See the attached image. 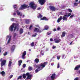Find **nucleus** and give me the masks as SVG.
Wrapping results in <instances>:
<instances>
[{
	"label": "nucleus",
	"mask_w": 80,
	"mask_h": 80,
	"mask_svg": "<svg viewBox=\"0 0 80 80\" xmlns=\"http://www.w3.org/2000/svg\"><path fill=\"white\" fill-rule=\"evenodd\" d=\"M62 38H63L65 36V32H63L62 33V34L61 35Z\"/></svg>",
	"instance_id": "nucleus-19"
},
{
	"label": "nucleus",
	"mask_w": 80,
	"mask_h": 80,
	"mask_svg": "<svg viewBox=\"0 0 80 80\" xmlns=\"http://www.w3.org/2000/svg\"><path fill=\"white\" fill-rule=\"evenodd\" d=\"M28 8V5L27 4H24L22 5L21 6L20 10H23V9H25V8Z\"/></svg>",
	"instance_id": "nucleus-9"
},
{
	"label": "nucleus",
	"mask_w": 80,
	"mask_h": 80,
	"mask_svg": "<svg viewBox=\"0 0 80 80\" xmlns=\"http://www.w3.org/2000/svg\"><path fill=\"white\" fill-rule=\"evenodd\" d=\"M40 37H38V38H37V40H39V39H40Z\"/></svg>",
	"instance_id": "nucleus-61"
},
{
	"label": "nucleus",
	"mask_w": 80,
	"mask_h": 80,
	"mask_svg": "<svg viewBox=\"0 0 80 80\" xmlns=\"http://www.w3.org/2000/svg\"><path fill=\"white\" fill-rule=\"evenodd\" d=\"M13 77V75H12L9 76L10 78H12Z\"/></svg>",
	"instance_id": "nucleus-51"
},
{
	"label": "nucleus",
	"mask_w": 80,
	"mask_h": 80,
	"mask_svg": "<svg viewBox=\"0 0 80 80\" xmlns=\"http://www.w3.org/2000/svg\"><path fill=\"white\" fill-rule=\"evenodd\" d=\"M52 48H53V49H55V48H56V46H53Z\"/></svg>",
	"instance_id": "nucleus-49"
},
{
	"label": "nucleus",
	"mask_w": 80,
	"mask_h": 80,
	"mask_svg": "<svg viewBox=\"0 0 80 80\" xmlns=\"http://www.w3.org/2000/svg\"><path fill=\"white\" fill-rule=\"evenodd\" d=\"M60 63H58L57 65V68H60Z\"/></svg>",
	"instance_id": "nucleus-37"
},
{
	"label": "nucleus",
	"mask_w": 80,
	"mask_h": 80,
	"mask_svg": "<svg viewBox=\"0 0 80 80\" xmlns=\"http://www.w3.org/2000/svg\"><path fill=\"white\" fill-rule=\"evenodd\" d=\"M34 61L35 62H36V63H38V62H39V60L37 58Z\"/></svg>",
	"instance_id": "nucleus-30"
},
{
	"label": "nucleus",
	"mask_w": 80,
	"mask_h": 80,
	"mask_svg": "<svg viewBox=\"0 0 80 80\" xmlns=\"http://www.w3.org/2000/svg\"><path fill=\"white\" fill-rule=\"evenodd\" d=\"M13 8H17V5H15L13 6Z\"/></svg>",
	"instance_id": "nucleus-44"
},
{
	"label": "nucleus",
	"mask_w": 80,
	"mask_h": 80,
	"mask_svg": "<svg viewBox=\"0 0 80 80\" xmlns=\"http://www.w3.org/2000/svg\"><path fill=\"white\" fill-rule=\"evenodd\" d=\"M0 61L1 62V67H3L6 63V60H2V58H1L0 60Z\"/></svg>",
	"instance_id": "nucleus-11"
},
{
	"label": "nucleus",
	"mask_w": 80,
	"mask_h": 80,
	"mask_svg": "<svg viewBox=\"0 0 80 80\" xmlns=\"http://www.w3.org/2000/svg\"><path fill=\"white\" fill-rule=\"evenodd\" d=\"M30 21H31L30 19H26L25 20V22L26 23H27V24H28V23H29V22H30Z\"/></svg>",
	"instance_id": "nucleus-17"
},
{
	"label": "nucleus",
	"mask_w": 80,
	"mask_h": 80,
	"mask_svg": "<svg viewBox=\"0 0 80 80\" xmlns=\"http://www.w3.org/2000/svg\"><path fill=\"white\" fill-rule=\"evenodd\" d=\"M80 68V65H77V66H76V67H75V68H74V70H78V69H79V68Z\"/></svg>",
	"instance_id": "nucleus-18"
},
{
	"label": "nucleus",
	"mask_w": 80,
	"mask_h": 80,
	"mask_svg": "<svg viewBox=\"0 0 80 80\" xmlns=\"http://www.w3.org/2000/svg\"><path fill=\"white\" fill-rule=\"evenodd\" d=\"M61 29L59 27H58L57 28V30L58 31L60 30Z\"/></svg>",
	"instance_id": "nucleus-46"
},
{
	"label": "nucleus",
	"mask_w": 80,
	"mask_h": 80,
	"mask_svg": "<svg viewBox=\"0 0 80 80\" xmlns=\"http://www.w3.org/2000/svg\"><path fill=\"white\" fill-rule=\"evenodd\" d=\"M79 73L80 74V70L76 71V75H78Z\"/></svg>",
	"instance_id": "nucleus-35"
},
{
	"label": "nucleus",
	"mask_w": 80,
	"mask_h": 80,
	"mask_svg": "<svg viewBox=\"0 0 80 80\" xmlns=\"http://www.w3.org/2000/svg\"><path fill=\"white\" fill-rule=\"evenodd\" d=\"M51 33H52L50 32V31H49L47 33V35H50V34H51Z\"/></svg>",
	"instance_id": "nucleus-39"
},
{
	"label": "nucleus",
	"mask_w": 80,
	"mask_h": 80,
	"mask_svg": "<svg viewBox=\"0 0 80 80\" xmlns=\"http://www.w3.org/2000/svg\"><path fill=\"white\" fill-rule=\"evenodd\" d=\"M73 17H74V14H72L70 16V18H72Z\"/></svg>",
	"instance_id": "nucleus-43"
},
{
	"label": "nucleus",
	"mask_w": 80,
	"mask_h": 80,
	"mask_svg": "<svg viewBox=\"0 0 80 80\" xmlns=\"http://www.w3.org/2000/svg\"><path fill=\"white\" fill-rule=\"evenodd\" d=\"M70 36H71V38H73V35L72 34H71L70 35Z\"/></svg>",
	"instance_id": "nucleus-57"
},
{
	"label": "nucleus",
	"mask_w": 80,
	"mask_h": 80,
	"mask_svg": "<svg viewBox=\"0 0 80 80\" xmlns=\"http://www.w3.org/2000/svg\"><path fill=\"white\" fill-rule=\"evenodd\" d=\"M62 72H59V74H61V73H62Z\"/></svg>",
	"instance_id": "nucleus-63"
},
{
	"label": "nucleus",
	"mask_w": 80,
	"mask_h": 80,
	"mask_svg": "<svg viewBox=\"0 0 80 80\" xmlns=\"http://www.w3.org/2000/svg\"><path fill=\"white\" fill-rule=\"evenodd\" d=\"M59 14H60V15H63V14H64V13H63V12H60L59 13Z\"/></svg>",
	"instance_id": "nucleus-50"
},
{
	"label": "nucleus",
	"mask_w": 80,
	"mask_h": 80,
	"mask_svg": "<svg viewBox=\"0 0 80 80\" xmlns=\"http://www.w3.org/2000/svg\"><path fill=\"white\" fill-rule=\"evenodd\" d=\"M46 51L47 52V51H48V48H46Z\"/></svg>",
	"instance_id": "nucleus-59"
},
{
	"label": "nucleus",
	"mask_w": 80,
	"mask_h": 80,
	"mask_svg": "<svg viewBox=\"0 0 80 80\" xmlns=\"http://www.w3.org/2000/svg\"><path fill=\"white\" fill-rule=\"evenodd\" d=\"M39 2L40 3L41 5H43V4L45 3L46 2V0H39Z\"/></svg>",
	"instance_id": "nucleus-13"
},
{
	"label": "nucleus",
	"mask_w": 80,
	"mask_h": 80,
	"mask_svg": "<svg viewBox=\"0 0 80 80\" xmlns=\"http://www.w3.org/2000/svg\"><path fill=\"white\" fill-rule=\"evenodd\" d=\"M61 57V56L60 55L58 56L57 57V58L58 60H59L60 59Z\"/></svg>",
	"instance_id": "nucleus-38"
},
{
	"label": "nucleus",
	"mask_w": 80,
	"mask_h": 80,
	"mask_svg": "<svg viewBox=\"0 0 80 80\" xmlns=\"http://www.w3.org/2000/svg\"><path fill=\"white\" fill-rule=\"evenodd\" d=\"M10 20L12 22H15V21H16V18H11Z\"/></svg>",
	"instance_id": "nucleus-24"
},
{
	"label": "nucleus",
	"mask_w": 80,
	"mask_h": 80,
	"mask_svg": "<svg viewBox=\"0 0 80 80\" xmlns=\"http://www.w3.org/2000/svg\"><path fill=\"white\" fill-rule=\"evenodd\" d=\"M40 55H44V53H43V51L42 50L41 51Z\"/></svg>",
	"instance_id": "nucleus-33"
},
{
	"label": "nucleus",
	"mask_w": 80,
	"mask_h": 80,
	"mask_svg": "<svg viewBox=\"0 0 80 80\" xmlns=\"http://www.w3.org/2000/svg\"><path fill=\"white\" fill-rule=\"evenodd\" d=\"M78 0H75V2H78Z\"/></svg>",
	"instance_id": "nucleus-64"
},
{
	"label": "nucleus",
	"mask_w": 80,
	"mask_h": 80,
	"mask_svg": "<svg viewBox=\"0 0 80 80\" xmlns=\"http://www.w3.org/2000/svg\"><path fill=\"white\" fill-rule=\"evenodd\" d=\"M56 76V74L55 73H53L52 76H51V78L49 77L48 78V79H49V80H55V77Z\"/></svg>",
	"instance_id": "nucleus-7"
},
{
	"label": "nucleus",
	"mask_w": 80,
	"mask_h": 80,
	"mask_svg": "<svg viewBox=\"0 0 80 80\" xmlns=\"http://www.w3.org/2000/svg\"><path fill=\"white\" fill-rule=\"evenodd\" d=\"M63 19V20H65V21H67V16H64L62 17V16H60L58 19L57 22L58 23H59Z\"/></svg>",
	"instance_id": "nucleus-6"
},
{
	"label": "nucleus",
	"mask_w": 80,
	"mask_h": 80,
	"mask_svg": "<svg viewBox=\"0 0 80 80\" xmlns=\"http://www.w3.org/2000/svg\"><path fill=\"white\" fill-rule=\"evenodd\" d=\"M33 69V68L32 67H29L28 68V70L29 71H31V70H32Z\"/></svg>",
	"instance_id": "nucleus-26"
},
{
	"label": "nucleus",
	"mask_w": 80,
	"mask_h": 80,
	"mask_svg": "<svg viewBox=\"0 0 80 80\" xmlns=\"http://www.w3.org/2000/svg\"><path fill=\"white\" fill-rule=\"evenodd\" d=\"M48 62H45L44 63H41L40 64L36 65L35 64L33 65L34 68H37L35 70V72L38 73L39 71L42 70L45 66L47 65Z\"/></svg>",
	"instance_id": "nucleus-1"
},
{
	"label": "nucleus",
	"mask_w": 80,
	"mask_h": 80,
	"mask_svg": "<svg viewBox=\"0 0 80 80\" xmlns=\"http://www.w3.org/2000/svg\"><path fill=\"white\" fill-rule=\"evenodd\" d=\"M22 78V76H20L18 77V78L17 79V80H19V79H21V78Z\"/></svg>",
	"instance_id": "nucleus-40"
},
{
	"label": "nucleus",
	"mask_w": 80,
	"mask_h": 80,
	"mask_svg": "<svg viewBox=\"0 0 80 80\" xmlns=\"http://www.w3.org/2000/svg\"><path fill=\"white\" fill-rule=\"evenodd\" d=\"M34 32H39V33H41L42 32H43V30L40 29V28L38 29V28H35L34 29Z\"/></svg>",
	"instance_id": "nucleus-8"
},
{
	"label": "nucleus",
	"mask_w": 80,
	"mask_h": 80,
	"mask_svg": "<svg viewBox=\"0 0 80 80\" xmlns=\"http://www.w3.org/2000/svg\"><path fill=\"white\" fill-rule=\"evenodd\" d=\"M36 35H37V34L36 33L35 34H34L33 35H32V37H36Z\"/></svg>",
	"instance_id": "nucleus-48"
},
{
	"label": "nucleus",
	"mask_w": 80,
	"mask_h": 80,
	"mask_svg": "<svg viewBox=\"0 0 80 80\" xmlns=\"http://www.w3.org/2000/svg\"><path fill=\"white\" fill-rule=\"evenodd\" d=\"M17 35V34L16 33H14V37H15V36Z\"/></svg>",
	"instance_id": "nucleus-56"
},
{
	"label": "nucleus",
	"mask_w": 80,
	"mask_h": 80,
	"mask_svg": "<svg viewBox=\"0 0 80 80\" xmlns=\"http://www.w3.org/2000/svg\"><path fill=\"white\" fill-rule=\"evenodd\" d=\"M67 51L68 52H71V50H70V49H68Z\"/></svg>",
	"instance_id": "nucleus-52"
},
{
	"label": "nucleus",
	"mask_w": 80,
	"mask_h": 80,
	"mask_svg": "<svg viewBox=\"0 0 80 80\" xmlns=\"http://www.w3.org/2000/svg\"><path fill=\"white\" fill-rule=\"evenodd\" d=\"M71 15H72V14L71 13H66V14L64 15V16L68 17H70Z\"/></svg>",
	"instance_id": "nucleus-16"
},
{
	"label": "nucleus",
	"mask_w": 80,
	"mask_h": 80,
	"mask_svg": "<svg viewBox=\"0 0 80 80\" xmlns=\"http://www.w3.org/2000/svg\"><path fill=\"white\" fill-rule=\"evenodd\" d=\"M23 29H22V28L20 29V31H19L20 34H22V33H23Z\"/></svg>",
	"instance_id": "nucleus-23"
},
{
	"label": "nucleus",
	"mask_w": 80,
	"mask_h": 80,
	"mask_svg": "<svg viewBox=\"0 0 80 80\" xmlns=\"http://www.w3.org/2000/svg\"><path fill=\"white\" fill-rule=\"evenodd\" d=\"M35 26L36 27H38L39 28H40V27H39V25H36Z\"/></svg>",
	"instance_id": "nucleus-54"
},
{
	"label": "nucleus",
	"mask_w": 80,
	"mask_h": 80,
	"mask_svg": "<svg viewBox=\"0 0 80 80\" xmlns=\"http://www.w3.org/2000/svg\"><path fill=\"white\" fill-rule=\"evenodd\" d=\"M32 27L33 25L32 24H31L30 25V26L29 28V29L30 30H32Z\"/></svg>",
	"instance_id": "nucleus-31"
},
{
	"label": "nucleus",
	"mask_w": 80,
	"mask_h": 80,
	"mask_svg": "<svg viewBox=\"0 0 80 80\" xmlns=\"http://www.w3.org/2000/svg\"><path fill=\"white\" fill-rule=\"evenodd\" d=\"M50 9L52 11H55V8L53 6H51L49 7Z\"/></svg>",
	"instance_id": "nucleus-15"
},
{
	"label": "nucleus",
	"mask_w": 80,
	"mask_h": 80,
	"mask_svg": "<svg viewBox=\"0 0 80 80\" xmlns=\"http://www.w3.org/2000/svg\"><path fill=\"white\" fill-rule=\"evenodd\" d=\"M1 74L2 75V76H3V77H4V76H5V72H4V71L2 72H1Z\"/></svg>",
	"instance_id": "nucleus-27"
},
{
	"label": "nucleus",
	"mask_w": 80,
	"mask_h": 80,
	"mask_svg": "<svg viewBox=\"0 0 80 80\" xmlns=\"http://www.w3.org/2000/svg\"><path fill=\"white\" fill-rule=\"evenodd\" d=\"M72 42H70V43L69 44V45H72Z\"/></svg>",
	"instance_id": "nucleus-62"
},
{
	"label": "nucleus",
	"mask_w": 80,
	"mask_h": 80,
	"mask_svg": "<svg viewBox=\"0 0 80 80\" xmlns=\"http://www.w3.org/2000/svg\"><path fill=\"white\" fill-rule=\"evenodd\" d=\"M22 67L23 68H25V67H26V64H23L22 65Z\"/></svg>",
	"instance_id": "nucleus-42"
},
{
	"label": "nucleus",
	"mask_w": 80,
	"mask_h": 80,
	"mask_svg": "<svg viewBox=\"0 0 80 80\" xmlns=\"http://www.w3.org/2000/svg\"><path fill=\"white\" fill-rule=\"evenodd\" d=\"M18 65L19 66H20L22 63V60H20L18 61Z\"/></svg>",
	"instance_id": "nucleus-21"
},
{
	"label": "nucleus",
	"mask_w": 80,
	"mask_h": 80,
	"mask_svg": "<svg viewBox=\"0 0 80 80\" xmlns=\"http://www.w3.org/2000/svg\"><path fill=\"white\" fill-rule=\"evenodd\" d=\"M66 10L67 11H68V12H70V13H72V10L70 9H67Z\"/></svg>",
	"instance_id": "nucleus-32"
},
{
	"label": "nucleus",
	"mask_w": 80,
	"mask_h": 80,
	"mask_svg": "<svg viewBox=\"0 0 80 80\" xmlns=\"http://www.w3.org/2000/svg\"><path fill=\"white\" fill-rule=\"evenodd\" d=\"M15 45H13L11 47V50L12 51H13L15 49Z\"/></svg>",
	"instance_id": "nucleus-20"
},
{
	"label": "nucleus",
	"mask_w": 80,
	"mask_h": 80,
	"mask_svg": "<svg viewBox=\"0 0 80 80\" xmlns=\"http://www.w3.org/2000/svg\"><path fill=\"white\" fill-rule=\"evenodd\" d=\"M12 62L11 61H9V64L8 65V66L9 67H11V65H12Z\"/></svg>",
	"instance_id": "nucleus-25"
},
{
	"label": "nucleus",
	"mask_w": 80,
	"mask_h": 80,
	"mask_svg": "<svg viewBox=\"0 0 80 80\" xmlns=\"http://www.w3.org/2000/svg\"><path fill=\"white\" fill-rule=\"evenodd\" d=\"M8 54V52H5V53H4L3 55L4 56H6Z\"/></svg>",
	"instance_id": "nucleus-41"
},
{
	"label": "nucleus",
	"mask_w": 80,
	"mask_h": 80,
	"mask_svg": "<svg viewBox=\"0 0 80 80\" xmlns=\"http://www.w3.org/2000/svg\"><path fill=\"white\" fill-rule=\"evenodd\" d=\"M78 5V3L77 2H74V7H77Z\"/></svg>",
	"instance_id": "nucleus-29"
},
{
	"label": "nucleus",
	"mask_w": 80,
	"mask_h": 80,
	"mask_svg": "<svg viewBox=\"0 0 80 80\" xmlns=\"http://www.w3.org/2000/svg\"><path fill=\"white\" fill-rule=\"evenodd\" d=\"M45 20L46 21L48 20V19H47V18L46 17H45L43 18H42L41 19V20Z\"/></svg>",
	"instance_id": "nucleus-22"
},
{
	"label": "nucleus",
	"mask_w": 80,
	"mask_h": 80,
	"mask_svg": "<svg viewBox=\"0 0 80 80\" xmlns=\"http://www.w3.org/2000/svg\"><path fill=\"white\" fill-rule=\"evenodd\" d=\"M14 31L15 32V30L16 29L17 30V31H18L19 28V26H18V24H17L15 23H13L12 25H11L9 27V31H10L11 32H13V28H14Z\"/></svg>",
	"instance_id": "nucleus-2"
},
{
	"label": "nucleus",
	"mask_w": 80,
	"mask_h": 80,
	"mask_svg": "<svg viewBox=\"0 0 80 80\" xmlns=\"http://www.w3.org/2000/svg\"><path fill=\"white\" fill-rule=\"evenodd\" d=\"M26 51H25L23 52V53H22V58H23V59H25V55H26Z\"/></svg>",
	"instance_id": "nucleus-14"
},
{
	"label": "nucleus",
	"mask_w": 80,
	"mask_h": 80,
	"mask_svg": "<svg viewBox=\"0 0 80 80\" xmlns=\"http://www.w3.org/2000/svg\"><path fill=\"white\" fill-rule=\"evenodd\" d=\"M29 6L33 10H35L37 7V5H36L34 2H31L29 4Z\"/></svg>",
	"instance_id": "nucleus-5"
},
{
	"label": "nucleus",
	"mask_w": 80,
	"mask_h": 80,
	"mask_svg": "<svg viewBox=\"0 0 80 80\" xmlns=\"http://www.w3.org/2000/svg\"><path fill=\"white\" fill-rule=\"evenodd\" d=\"M44 28L45 30H48L49 28V27H48V26H45L44 27Z\"/></svg>",
	"instance_id": "nucleus-28"
},
{
	"label": "nucleus",
	"mask_w": 80,
	"mask_h": 80,
	"mask_svg": "<svg viewBox=\"0 0 80 80\" xmlns=\"http://www.w3.org/2000/svg\"><path fill=\"white\" fill-rule=\"evenodd\" d=\"M11 38H12V36H10V35H8L6 37V40H8V42L7 44L8 43H10V40H11Z\"/></svg>",
	"instance_id": "nucleus-10"
},
{
	"label": "nucleus",
	"mask_w": 80,
	"mask_h": 80,
	"mask_svg": "<svg viewBox=\"0 0 80 80\" xmlns=\"http://www.w3.org/2000/svg\"><path fill=\"white\" fill-rule=\"evenodd\" d=\"M66 58V57L65 56V55L64 54H63L62 55V58L63 59H65Z\"/></svg>",
	"instance_id": "nucleus-36"
},
{
	"label": "nucleus",
	"mask_w": 80,
	"mask_h": 80,
	"mask_svg": "<svg viewBox=\"0 0 80 80\" xmlns=\"http://www.w3.org/2000/svg\"><path fill=\"white\" fill-rule=\"evenodd\" d=\"M51 65L52 66H53L54 65V63L53 62H52L51 63Z\"/></svg>",
	"instance_id": "nucleus-53"
},
{
	"label": "nucleus",
	"mask_w": 80,
	"mask_h": 80,
	"mask_svg": "<svg viewBox=\"0 0 80 80\" xmlns=\"http://www.w3.org/2000/svg\"><path fill=\"white\" fill-rule=\"evenodd\" d=\"M54 41L55 43H59L61 42V39H59V37H58L57 38L54 39Z\"/></svg>",
	"instance_id": "nucleus-12"
},
{
	"label": "nucleus",
	"mask_w": 80,
	"mask_h": 80,
	"mask_svg": "<svg viewBox=\"0 0 80 80\" xmlns=\"http://www.w3.org/2000/svg\"><path fill=\"white\" fill-rule=\"evenodd\" d=\"M32 47H33L34 46V42H32L31 43Z\"/></svg>",
	"instance_id": "nucleus-45"
},
{
	"label": "nucleus",
	"mask_w": 80,
	"mask_h": 80,
	"mask_svg": "<svg viewBox=\"0 0 80 80\" xmlns=\"http://www.w3.org/2000/svg\"><path fill=\"white\" fill-rule=\"evenodd\" d=\"M17 13L18 15L20 16V18H23L25 17L24 15L19 12V11L17 9L15 10V12H12V14L14 16L16 15Z\"/></svg>",
	"instance_id": "nucleus-3"
},
{
	"label": "nucleus",
	"mask_w": 80,
	"mask_h": 80,
	"mask_svg": "<svg viewBox=\"0 0 80 80\" xmlns=\"http://www.w3.org/2000/svg\"><path fill=\"white\" fill-rule=\"evenodd\" d=\"M41 8H38L37 9V10H40Z\"/></svg>",
	"instance_id": "nucleus-58"
},
{
	"label": "nucleus",
	"mask_w": 80,
	"mask_h": 80,
	"mask_svg": "<svg viewBox=\"0 0 80 80\" xmlns=\"http://www.w3.org/2000/svg\"><path fill=\"white\" fill-rule=\"evenodd\" d=\"M56 30H57V29H53V31H54V32H55V31H56Z\"/></svg>",
	"instance_id": "nucleus-60"
},
{
	"label": "nucleus",
	"mask_w": 80,
	"mask_h": 80,
	"mask_svg": "<svg viewBox=\"0 0 80 80\" xmlns=\"http://www.w3.org/2000/svg\"><path fill=\"white\" fill-rule=\"evenodd\" d=\"M26 75L28 76V77L26 78V79L25 80H28L30 79L31 80V77H32V75L30 74V73L29 72L27 73L26 74H23L22 75V77L24 79H25L26 78Z\"/></svg>",
	"instance_id": "nucleus-4"
},
{
	"label": "nucleus",
	"mask_w": 80,
	"mask_h": 80,
	"mask_svg": "<svg viewBox=\"0 0 80 80\" xmlns=\"http://www.w3.org/2000/svg\"><path fill=\"white\" fill-rule=\"evenodd\" d=\"M50 42H53V39L52 38H51L50 39Z\"/></svg>",
	"instance_id": "nucleus-55"
},
{
	"label": "nucleus",
	"mask_w": 80,
	"mask_h": 80,
	"mask_svg": "<svg viewBox=\"0 0 80 80\" xmlns=\"http://www.w3.org/2000/svg\"><path fill=\"white\" fill-rule=\"evenodd\" d=\"M42 17L43 16L42 15H41V14L39 13V16L38 17V18H42Z\"/></svg>",
	"instance_id": "nucleus-34"
},
{
	"label": "nucleus",
	"mask_w": 80,
	"mask_h": 80,
	"mask_svg": "<svg viewBox=\"0 0 80 80\" xmlns=\"http://www.w3.org/2000/svg\"><path fill=\"white\" fill-rule=\"evenodd\" d=\"M78 79H79V78L77 77L74 79V80H78Z\"/></svg>",
	"instance_id": "nucleus-47"
}]
</instances>
